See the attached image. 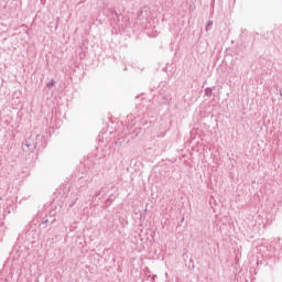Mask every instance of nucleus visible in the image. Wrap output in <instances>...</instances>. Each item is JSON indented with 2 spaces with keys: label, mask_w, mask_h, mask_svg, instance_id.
Listing matches in <instances>:
<instances>
[{
  "label": "nucleus",
  "mask_w": 282,
  "mask_h": 282,
  "mask_svg": "<svg viewBox=\"0 0 282 282\" xmlns=\"http://www.w3.org/2000/svg\"><path fill=\"white\" fill-rule=\"evenodd\" d=\"M210 28H213V21L207 22V24L205 26L206 32H208V30H210Z\"/></svg>",
  "instance_id": "1"
},
{
  "label": "nucleus",
  "mask_w": 282,
  "mask_h": 282,
  "mask_svg": "<svg viewBox=\"0 0 282 282\" xmlns=\"http://www.w3.org/2000/svg\"><path fill=\"white\" fill-rule=\"evenodd\" d=\"M46 87H54V80L46 84Z\"/></svg>",
  "instance_id": "2"
}]
</instances>
